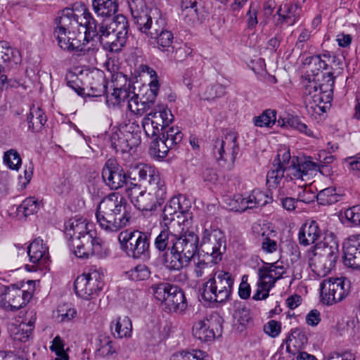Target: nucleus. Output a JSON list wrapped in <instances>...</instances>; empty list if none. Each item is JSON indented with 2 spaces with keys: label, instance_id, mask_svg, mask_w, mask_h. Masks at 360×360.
Wrapping results in <instances>:
<instances>
[{
  "label": "nucleus",
  "instance_id": "nucleus-13",
  "mask_svg": "<svg viewBox=\"0 0 360 360\" xmlns=\"http://www.w3.org/2000/svg\"><path fill=\"white\" fill-rule=\"evenodd\" d=\"M200 249L202 252L211 257V262L217 263L220 261L226 250L225 240L221 231L205 229L202 234Z\"/></svg>",
  "mask_w": 360,
  "mask_h": 360
},
{
  "label": "nucleus",
  "instance_id": "nucleus-54",
  "mask_svg": "<svg viewBox=\"0 0 360 360\" xmlns=\"http://www.w3.org/2000/svg\"><path fill=\"white\" fill-rule=\"evenodd\" d=\"M259 283L264 285L267 288H272L275 285L274 277H272L271 271L269 268L267 263L259 267L257 271Z\"/></svg>",
  "mask_w": 360,
  "mask_h": 360
},
{
  "label": "nucleus",
  "instance_id": "nucleus-50",
  "mask_svg": "<svg viewBox=\"0 0 360 360\" xmlns=\"http://www.w3.org/2000/svg\"><path fill=\"white\" fill-rule=\"evenodd\" d=\"M39 208V203L34 198L25 199L17 208L18 214H22L25 217L37 212Z\"/></svg>",
  "mask_w": 360,
  "mask_h": 360
},
{
  "label": "nucleus",
  "instance_id": "nucleus-39",
  "mask_svg": "<svg viewBox=\"0 0 360 360\" xmlns=\"http://www.w3.org/2000/svg\"><path fill=\"white\" fill-rule=\"evenodd\" d=\"M27 120L29 129L34 132H38L46 124V116L39 107L33 105L30 108Z\"/></svg>",
  "mask_w": 360,
  "mask_h": 360
},
{
  "label": "nucleus",
  "instance_id": "nucleus-55",
  "mask_svg": "<svg viewBox=\"0 0 360 360\" xmlns=\"http://www.w3.org/2000/svg\"><path fill=\"white\" fill-rule=\"evenodd\" d=\"M4 162L10 169L13 170H18L22 163L20 156L15 149H10L4 153Z\"/></svg>",
  "mask_w": 360,
  "mask_h": 360
},
{
  "label": "nucleus",
  "instance_id": "nucleus-15",
  "mask_svg": "<svg viewBox=\"0 0 360 360\" xmlns=\"http://www.w3.org/2000/svg\"><path fill=\"white\" fill-rule=\"evenodd\" d=\"M321 302L332 305L341 302L348 294V287H345V280L342 278H329L320 284Z\"/></svg>",
  "mask_w": 360,
  "mask_h": 360
},
{
  "label": "nucleus",
  "instance_id": "nucleus-37",
  "mask_svg": "<svg viewBox=\"0 0 360 360\" xmlns=\"http://www.w3.org/2000/svg\"><path fill=\"white\" fill-rule=\"evenodd\" d=\"M110 141L116 153L129 152L132 148L138 146L135 143H131L129 138L122 134L119 129L112 132Z\"/></svg>",
  "mask_w": 360,
  "mask_h": 360
},
{
  "label": "nucleus",
  "instance_id": "nucleus-20",
  "mask_svg": "<svg viewBox=\"0 0 360 360\" xmlns=\"http://www.w3.org/2000/svg\"><path fill=\"white\" fill-rule=\"evenodd\" d=\"M344 263L352 269H360V235L351 236L343 244Z\"/></svg>",
  "mask_w": 360,
  "mask_h": 360
},
{
  "label": "nucleus",
  "instance_id": "nucleus-51",
  "mask_svg": "<svg viewBox=\"0 0 360 360\" xmlns=\"http://www.w3.org/2000/svg\"><path fill=\"white\" fill-rule=\"evenodd\" d=\"M96 347L97 351L103 356L111 355L115 352L113 342L109 336L105 335L98 336Z\"/></svg>",
  "mask_w": 360,
  "mask_h": 360
},
{
  "label": "nucleus",
  "instance_id": "nucleus-6",
  "mask_svg": "<svg viewBox=\"0 0 360 360\" xmlns=\"http://www.w3.org/2000/svg\"><path fill=\"white\" fill-rule=\"evenodd\" d=\"M234 278L226 271H220L203 285L202 297L210 302H225L230 299Z\"/></svg>",
  "mask_w": 360,
  "mask_h": 360
},
{
  "label": "nucleus",
  "instance_id": "nucleus-30",
  "mask_svg": "<svg viewBox=\"0 0 360 360\" xmlns=\"http://www.w3.org/2000/svg\"><path fill=\"white\" fill-rule=\"evenodd\" d=\"M307 342L308 338L306 333L302 329L294 328L291 330L290 334L285 340L286 351L289 354H295L297 352L303 349Z\"/></svg>",
  "mask_w": 360,
  "mask_h": 360
},
{
  "label": "nucleus",
  "instance_id": "nucleus-48",
  "mask_svg": "<svg viewBox=\"0 0 360 360\" xmlns=\"http://www.w3.org/2000/svg\"><path fill=\"white\" fill-rule=\"evenodd\" d=\"M276 115L274 110H265L260 115L253 118V123L259 127H271L275 124Z\"/></svg>",
  "mask_w": 360,
  "mask_h": 360
},
{
  "label": "nucleus",
  "instance_id": "nucleus-23",
  "mask_svg": "<svg viewBox=\"0 0 360 360\" xmlns=\"http://www.w3.org/2000/svg\"><path fill=\"white\" fill-rule=\"evenodd\" d=\"M131 93L130 83L120 87L111 85L110 90L107 89L105 93L106 104L110 108L120 106L126 100L129 99Z\"/></svg>",
  "mask_w": 360,
  "mask_h": 360
},
{
  "label": "nucleus",
  "instance_id": "nucleus-63",
  "mask_svg": "<svg viewBox=\"0 0 360 360\" xmlns=\"http://www.w3.org/2000/svg\"><path fill=\"white\" fill-rule=\"evenodd\" d=\"M236 202L238 204V206L234 207L236 211L244 212L248 209H252V202L250 200V195L248 197L243 195L236 196Z\"/></svg>",
  "mask_w": 360,
  "mask_h": 360
},
{
  "label": "nucleus",
  "instance_id": "nucleus-49",
  "mask_svg": "<svg viewBox=\"0 0 360 360\" xmlns=\"http://www.w3.org/2000/svg\"><path fill=\"white\" fill-rule=\"evenodd\" d=\"M208 356L201 350L193 349L191 352L181 351L173 354L169 360H208Z\"/></svg>",
  "mask_w": 360,
  "mask_h": 360
},
{
  "label": "nucleus",
  "instance_id": "nucleus-17",
  "mask_svg": "<svg viewBox=\"0 0 360 360\" xmlns=\"http://www.w3.org/2000/svg\"><path fill=\"white\" fill-rule=\"evenodd\" d=\"M53 35L57 39L58 44L60 49L65 51H75L82 52L83 54L91 49H86L85 43L83 42V33L75 32V30H55Z\"/></svg>",
  "mask_w": 360,
  "mask_h": 360
},
{
  "label": "nucleus",
  "instance_id": "nucleus-46",
  "mask_svg": "<svg viewBox=\"0 0 360 360\" xmlns=\"http://www.w3.org/2000/svg\"><path fill=\"white\" fill-rule=\"evenodd\" d=\"M317 201L322 205H330L336 203L341 199V195L336 193L333 187H328L316 194Z\"/></svg>",
  "mask_w": 360,
  "mask_h": 360
},
{
  "label": "nucleus",
  "instance_id": "nucleus-41",
  "mask_svg": "<svg viewBox=\"0 0 360 360\" xmlns=\"http://www.w3.org/2000/svg\"><path fill=\"white\" fill-rule=\"evenodd\" d=\"M107 27L110 30V32L117 34L120 39L123 38L125 41L127 40L129 26L128 20L124 15L118 14L115 15L110 22H107Z\"/></svg>",
  "mask_w": 360,
  "mask_h": 360
},
{
  "label": "nucleus",
  "instance_id": "nucleus-14",
  "mask_svg": "<svg viewBox=\"0 0 360 360\" xmlns=\"http://www.w3.org/2000/svg\"><path fill=\"white\" fill-rule=\"evenodd\" d=\"M126 175L128 181L126 188H131L133 184L141 185V182L146 181L149 185H155L164 181L155 167L143 163L129 165Z\"/></svg>",
  "mask_w": 360,
  "mask_h": 360
},
{
  "label": "nucleus",
  "instance_id": "nucleus-64",
  "mask_svg": "<svg viewBox=\"0 0 360 360\" xmlns=\"http://www.w3.org/2000/svg\"><path fill=\"white\" fill-rule=\"evenodd\" d=\"M288 124H290V127L297 129L300 132H302L309 136H313L312 131L309 129H308L307 124L304 123H302L300 120V119L297 117H293L289 119Z\"/></svg>",
  "mask_w": 360,
  "mask_h": 360
},
{
  "label": "nucleus",
  "instance_id": "nucleus-61",
  "mask_svg": "<svg viewBox=\"0 0 360 360\" xmlns=\"http://www.w3.org/2000/svg\"><path fill=\"white\" fill-rule=\"evenodd\" d=\"M264 331L269 336L276 338L281 332V323L275 320H270L264 326Z\"/></svg>",
  "mask_w": 360,
  "mask_h": 360
},
{
  "label": "nucleus",
  "instance_id": "nucleus-31",
  "mask_svg": "<svg viewBox=\"0 0 360 360\" xmlns=\"http://www.w3.org/2000/svg\"><path fill=\"white\" fill-rule=\"evenodd\" d=\"M20 60V53L18 49L10 46L6 41H0V63L3 65L4 69L7 66L13 68L17 65Z\"/></svg>",
  "mask_w": 360,
  "mask_h": 360
},
{
  "label": "nucleus",
  "instance_id": "nucleus-9",
  "mask_svg": "<svg viewBox=\"0 0 360 360\" xmlns=\"http://www.w3.org/2000/svg\"><path fill=\"white\" fill-rule=\"evenodd\" d=\"M155 298L160 301L169 311L182 312L187 307L185 294L176 285L160 283L151 287Z\"/></svg>",
  "mask_w": 360,
  "mask_h": 360
},
{
  "label": "nucleus",
  "instance_id": "nucleus-42",
  "mask_svg": "<svg viewBox=\"0 0 360 360\" xmlns=\"http://www.w3.org/2000/svg\"><path fill=\"white\" fill-rule=\"evenodd\" d=\"M176 236V235L172 233L168 229H164L155 239L154 245L155 248L160 252H165L167 250L169 251L171 248L169 245H173Z\"/></svg>",
  "mask_w": 360,
  "mask_h": 360
},
{
  "label": "nucleus",
  "instance_id": "nucleus-45",
  "mask_svg": "<svg viewBox=\"0 0 360 360\" xmlns=\"http://www.w3.org/2000/svg\"><path fill=\"white\" fill-rule=\"evenodd\" d=\"M291 174L297 179H304V176L308 175L309 172L319 170V166L311 161H304L299 162L297 165L294 162L291 165Z\"/></svg>",
  "mask_w": 360,
  "mask_h": 360
},
{
  "label": "nucleus",
  "instance_id": "nucleus-53",
  "mask_svg": "<svg viewBox=\"0 0 360 360\" xmlns=\"http://www.w3.org/2000/svg\"><path fill=\"white\" fill-rule=\"evenodd\" d=\"M131 280L140 281H146L150 278V270L148 266L140 264L127 272Z\"/></svg>",
  "mask_w": 360,
  "mask_h": 360
},
{
  "label": "nucleus",
  "instance_id": "nucleus-25",
  "mask_svg": "<svg viewBox=\"0 0 360 360\" xmlns=\"http://www.w3.org/2000/svg\"><path fill=\"white\" fill-rule=\"evenodd\" d=\"M322 235V231L315 221H307L300 228L298 233L299 242L304 246L318 241Z\"/></svg>",
  "mask_w": 360,
  "mask_h": 360
},
{
  "label": "nucleus",
  "instance_id": "nucleus-21",
  "mask_svg": "<svg viewBox=\"0 0 360 360\" xmlns=\"http://www.w3.org/2000/svg\"><path fill=\"white\" fill-rule=\"evenodd\" d=\"M65 233L70 237L71 241L73 238L83 237L96 231L91 229L93 227L91 224L88 223L82 217H75L70 219L65 222Z\"/></svg>",
  "mask_w": 360,
  "mask_h": 360
},
{
  "label": "nucleus",
  "instance_id": "nucleus-56",
  "mask_svg": "<svg viewBox=\"0 0 360 360\" xmlns=\"http://www.w3.org/2000/svg\"><path fill=\"white\" fill-rule=\"evenodd\" d=\"M253 207H263L272 201V198L260 190H254L250 195Z\"/></svg>",
  "mask_w": 360,
  "mask_h": 360
},
{
  "label": "nucleus",
  "instance_id": "nucleus-35",
  "mask_svg": "<svg viewBox=\"0 0 360 360\" xmlns=\"http://www.w3.org/2000/svg\"><path fill=\"white\" fill-rule=\"evenodd\" d=\"M194 337L201 342H211L216 338L213 325L210 321H199L193 327Z\"/></svg>",
  "mask_w": 360,
  "mask_h": 360
},
{
  "label": "nucleus",
  "instance_id": "nucleus-36",
  "mask_svg": "<svg viewBox=\"0 0 360 360\" xmlns=\"http://www.w3.org/2000/svg\"><path fill=\"white\" fill-rule=\"evenodd\" d=\"M280 156L278 155L274 159L272 167L266 174V184L271 188H276L279 186L284 177V172L288 168L281 165Z\"/></svg>",
  "mask_w": 360,
  "mask_h": 360
},
{
  "label": "nucleus",
  "instance_id": "nucleus-18",
  "mask_svg": "<svg viewBox=\"0 0 360 360\" xmlns=\"http://www.w3.org/2000/svg\"><path fill=\"white\" fill-rule=\"evenodd\" d=\"M80 26L85 28L82 41L86 44L89 41H101V37L103 31H105V26H107V22L103 21L98 24L91 13L86 8H84L82 23Z\"/></svg>",
  "mask_w": 360,
  "mask_h": 360
},
{
  "label": "nucleus",
  "instance_id": "nucleus-24",
  "mask_svg": "<svg viewBox=\"0 0 360 360\" xmlns=\"http://www.w3.org/2000/svg\"><path fill=\"white\" fill-rule=\"evenodd\" d=\"M55 30H75L82 23V15H77L71 8H64L55 19Z\"/></svg>",
  "mask_w": 360,
  "mask_h": 360
},
{
  "label": "nucleus",
  "instance_id": "nucleus-26",
  "mask_svg": "<svg viewBox=\"0 0 360 360\" xmlns=\"http://www.w3.org/2000/svg\"><path fill=\"white\" fill-rule=\"evenodd\" d=\"M27 249L30 262L45 264L49 260V248L41 238H35Z\"/></svg>",
  "mask_w": 360,
  "mask_h": 360
},
{
  "label": "nucleus",
  "instance_id": "nucleus-22",
  "mask_svg": "<svg viewBox=\"0 0 360 360\" xmlns=\"http://www.w3.org/2000/svg\"><path fill=\"white\" fill-rule=\"evenodd\" d=\"M305 0H296L294 4H285L281 6L277 15L279 16V21L288 26L295 25L300 18L302 13L301 4Z\"/></svg>",
  "mask_w": 360,
  "mask_h": 360
},
{
  "label": "nucleus",
  "instance_id": "nucleus-57",
  "mask_svg": "<svg viewBox=\"0 0 360 360\" xmlns=\"http://www.w3.org/2000/svg\"><path fill=\"white\" fill-rule=\"evenodd\" d=\"M309 265L313 271L318 274L326 275L329 273V271H326V264L317 252H314L313 257L310 258Z\"/></svg>",
  "mask_w": 360,
  "mask_h": 360
},
{
  "label": "nucleus",
  "instance_id": "nucleus-2",
  "mask_svg": "<svg viewBox=\"0 0 360 360\" xmlns=\"http://www.w3.org/2000/svg\"><path fill=\"white\" fill-rule=\"evenodd\" d=\"M127 207V200L118 193H112L103 198L96 212V221L101 229L114 233L129 226L131 216Z\"/></svg>",
  "mask_w": 360,
  "mask_h": 360
},
{
  "label": "nucleus",
  "instance_id": "nucleus-29",
  "mask_svg": "<svg viewBox=\"0 0 360 360\" xmlns=\"http://www.w3.org/2000/svg\"><path fill=\"white\" fill-rule=\"evenodd\" d=\"M318 253L326 264V271L330 272L335 266L339 257L338 243L334 239L331 240L330 244H328L327 241L324 242L323 247Z\"/></svg>",
  "mask_w": 360,
  "mask_h": 360
},
{
  "label": "nucleus",
  "instance_id": "nucleus-7",
  "mask_svg": "<svg viewBox=\"0 0 360 360\" xmlns=\"http://www.w3.org/2000/svg\"><path fill=\"white\" fill-rule=\"evenodd\" d=\"M150 236L138 230H125L119 233L118 240L129 257L144 260L150 257Z\"/></svg>",
  "mask_w": 360,
  "mask_h": 360
},
{
  "label": "nucleus",
  "instance_id": "nucleus-59",
  "mask_svg": "<svg viewBox=\"0 0 360 360\" xmlns=\"http://www.w3.org/2000/svg\"><path fill=\"white\" fill-rule=\"evenodd\" d=\"M316 198V193L311 191L309 187L304 186L300 188V191H298L297 201L302 202L306 204H309L314 202Z\"/></svg>",
  "mask_w": 360,
  "mask_h": 360
},
{
  "label": "nucleus",
  "instance_id": "nucleus-8",
  "mask_svg": "<svg viewBox=\"0 0 360 360\" xmlns=\"http://www.w3.org/2000/svg\"><path fill=\"white\" fill-rule=\"evenodd\" d=\"M238 152V134L231 131H226L221 139H217L212 148L213 155L218 164L227 169L233 167Z\"/></svg>",
  "mask_w": 360,
  "mask_h": 360
},
{
  "label": "nucleus",
  "instance_id": "nucleus-43",
  "mask_svg": "<svg viewBox=\"0 0 360 360\" xmlns=\"http://www.w3.org/2000/svg\"><path fill=\"white\" fill-rule=\"evenodd\" d=\"M35 321V315H32L27 323H21L15 328L13 338L20 342H26L32 333Z\"/></svg>",
  "mask_w": 360,
  "mask_h": 360
},
{
  "label": "nucleus",
  "instance_id": "nucleus-34",
  "mask_svg": "<svg viewBox=\"0 0 360 360\" xmlns=\"http://www.w3.org/2000/svg\"><path fill=\"white\" fill-rule=\"evenodd\" d=\"M110 330L115 338L130 337L132 333L131 321L127 316H117L111 321Z\"/></svg>",
  "mask_w": 360,
  "mask_h": 360
},
{
  "label": "nucleus",
  "instance_id": "nucleus-47",
  "mask_svg": "<svg viewBox=\"0 0 360 360\" xmlns=\"http://www.w3.org/2000/svg\"><path fill=\"white\" fill-rule=\"evenodd\" d=\"M158 138L166 141L169 146H174L180 143L183 139V134L178 128L167 127L162 131L158 135Z\"/></svg>",
  "mask_w": 360,
  "mask_h": 360
},
{
  "label": "nucleus",
  "instance_id": "nucleus-58",
  "mask_svg": "<svg viewBox=\"0 0 360 360\" xmlns=\"http://www.w3.org/2000/svg\"><path fill=\"white\" fill-rule=\"evenodd\" d=\"M82 80L75 75H70L67 77V85L74 90L78 95L84 94L85 88L82 85Z\"/></svg>",
  "mask_w": 360,
  "mask_h": 360
},
{
  "label": "nucleus",
  "instance_id": "nucleus-16",
  "mask_svg": "<svg viewBox=\"0 0 360 360\" xmlns=\"http://www.w3.org/2000/svg\"><path fill=\"white\" fill-rule=\"evenodd\" d=\"M127 171L113 158L108 159L102 169V178L105 184L112 190H117L128 184Z\"/></svg>",
  "mask_w": 360,
  "mask_h": 360
},
{
  "label": "nucleus",
  "instance_id": "nucleus-62",
  "mask_svg": "<svg viewBox=\"0 0 360 360\" xmlns=\"http://www.w3.org/2000/svg\"><path fill=\"white\" fill-rule=\"evenodd\" d=\"M345 217L354 225H360V205L353 206L345 211Z\"/></svg>",
  "mask_w": 360,
  "mask_h": 360
},
{
  "label": "nucleus",
  "instance_id": "nucleus-44",
  "mask_svg": "<svg viewBox=\"0 0 360 360\" xmlns=\"http://www.w3.org/2000/svg\"><path fill=\"white\" fill-rule=\"evenodd\" d=\"M107 84L108 82L102 75L92 77V82H89V89L87 95L92 97L105 95L107 89H108Z\"/></svg>",
  "mask_w": 360,
  "mask_h": 360
},
{
  "label": "nucleus",
  "instance_id": "nucleus-4",
  "mask_svg": "<svg viewBox=\"0 0 360 360\" xmlns=\"http://www.w3.org/2000/svg\"><path fill=\"white\" fill-rule=\"evenodd\" d=\"M149 191L143 189L141 185L133 184L125 188L126 195L136 208L141 211H153L160 206L167 198L165 181L155 185H149Z\"/></svg>",
  "mask_w": 360,
  "mask_h": 360
},
{
  "label": "nucleus",
  "instance_id": "nucleus-38",
  "mask_svg": "<svg viewBox=\"0 0 360 360\" xmlns=\"http://www.w3.org/2000/svg\"><path fill=\"white\" fill-rule=\"evenodd\" d=\"M185 210L180 205V200L179 198H172L166 204L162 212V219L165 224H167L172 222L175 217H179V214H183Z\"/></svg>",
  "mask_w": 360,
  "mask_h": 360
},
{
  "label": "nucleus",
  "instance_id": "nucleus-3",
  "mask_svg": "<svg viewBox=\"0 0 360 360\" xmlns=\"http://www.w3.org/2000/svg\"><path fill=\"white\" fill-rule=\"evenodd\" d=\"M199 237L192 231L176 236L169 251L162 255V264L169 271H181L186 267L198 249Z\"/></svg>",
  "mask_w": 360,
  "mask_h": 360
},
{
  "label": "nucleus",
  "instance_id": "nucleus-19",
  "mask_svg": "<svg viewBox=\"0 0 360 360\" xmlns=\"http://www.w3.org/2000/svg\"><path fill=\"white\" fill-rule=\"evenodd\" d=\"M158 94V92L148 89L145 95L140 98L138 94L132 91L128 99L127 107L134 115L141 116L154 105Z\"/></svg>",
  "mask_w": 360,
  "mask_h": 360
},
{
  "label": "nucleus",
  "instance_id": "nucleus-12",
  "mask_svg": "<svg viewBox=\"0 0 360 360\" xmlns=\"http://www.w3.org/2000/svg\"><path fill=\"white\" fill-rule=\"evenodd\" d=\"M174 116L170 110L159 107L153 110L142 120V127L147 136L153 138L165 130L172 122Z\"/></svg>",
  "mask_w": 360,
  "mask_h": 360
},
{
  "label": "nucleus",
  "instance_id": "nucleus-10",
  "mask_svg": "<svg viewBox=\"0 0 360 360\" xmlns=\"http://www.w3.org/2000/svg\"><path fill=\"white\" fill-rule=\"evenodd\" d=\"M70 246L75 256L82 259H89L92 256L103 258L109 254V250L105 247L103 240L96 236V232L73 238Z\"/></svg>",
  "mask_w": 360,
  "mask_h": 360
},
{
  "label": "nucleus",
  "instance_id": "nucleus-52",
  "mask_svg": "<svg viewBox=\"0 0 360 360\" xmlns=\"http://www.w3.org/2000/svg\"><path fill=\"white\" fill-rule=\"evenodd\" d=\"M154 137L155 139L151 143L150 147V153L157 158H163L167 155L169 150L172 148V146H169V144H167L166 141H164V140L159 139L158 136Z\"/></svg>",
  "mask_w": 360,
  "mask_h": 360
},
{
  "label": "nucleus",
  "instance_id": "nucleus-32",
  "mask_svg": "<svg viewBox=\"0 0 360 360\" xmlns=\"http://www.w3.org/2000/svg\"><path fill=\"white\" fill-rule=\"evenodd\" d=\"M105 26V31H103L100 43L103 45L105 50L110 52H119L126 44L127 41L123 38L120 39L117 34Z\"/></svg>",
  "mask_w": 360,
  "mask_h": 360
},
{
  "label": "nucleus",
  "instance_id": "nucleus-40",
  "mask_svg": "<svg viewBox=\"0 0 360 360\" xmlns=\"http://www.w3.org/2000/svg\"><path fill=\"white\" fill-rule=\"evenodd\" d=\"M141 129H143L142 125L140 126L136 121L131 120L124 121L119 127V129L121 130V133L129 138L131 143L134 142L137 146L141 142Z\"/></svg>",
  "mask_w": 360,
  "mask_h": 360
},
{
  "label": "nucleus",
  "instance_id": "nucleus-28",
  "mask_svg": "<svg viewBox=\"0 0 360 360\" xmlns=\"http://www.w3.org/2000/svg\"><path fill=\"white\" fill-rule=\"evenodd\" d=\"M91 4L94 12L103 21L113 18L118 11L117 0H91Z\"/></svg>",
  "mask_w": 360,
  "mask_h": 360
},
{
  "label": "nucleus",
  "instance_id": "nucleus-5",
  "mask_svg": "<svg viewBox=\"0 0 360 360\" xmlns=\"http://www.w3.org/2000/svg\"><path fill=\"white\" fill-rule=\"evenodd\" d=\"M324 78L326 83L318 84L315 82H309L305 86L304 103L309 114L321 115L325 112V106L321 104L330 103L332 99L335 78L331 72H327Z\"/></svg>",
  "mask_w": 360,
  "mask_h": 360
},
{
  "label": "nucleus",
  "instance_id": "nucleus-33",
  "mask_svg": "<svg viewBox=\"0 0 360 360\" xmlns=\"http://www.w3.org/2000/svg\"><path fill=\"white\" fill-rule=\"evenodd\" d=\"M330 60V53L326 51L321 55H314L307 57L303 63L307 65V68L313 75L316 76L320 72L327 69L328 63H329Z\"/></svg>",
  "mask_w": 360,
  "mask_h": 360
},
{
  "label": "nucleus",
  "instance_id": "nucleus-1",
  "mask_svg": "<svg viewBox=\"0 0 360 360\" xmlns=\"http://www.w3.org/2000/svg\"><path fill=\"white\" fill-rule=\"evenodd\" d=\"M129 8L134 24L141 32L155 39L160 51L169 52L173 49V33L166 28V16L159 8H148L141 0H132Z\"/></svg>",
  "mask_w": 360,
  "mask_h": 360
},
{
  "label": "nucleus",
  "instance_id": "nucleus-27",
  "mask_svg": "<svg viewBox=\"0 0 360 360\" xmlns=\"http://www.w3.org/2000/svg\"><path fill=\"white\" fill-rule=\"evenodd\" d=\"M7 295L8 304L12 311H16L23 307L32 297V292L16 288L15 285L8 287Z\"/></svg>",
  "mask_w": 360,
  "mask_h": 360
},
{
  "label": "nucleus",
  "instance_id": "nucleus-60",
  "mask_svg": "<svg viewBox=\"0 0 360 360\" xmlns=\"http://www.w3.org/2000/svg\"><path fill=\"white\" fill-rule=\"evenodd\" d=\"M141 69L142 72L148 74L151 80L150 82V89L149 90L158 92L159 89V82L158 79V75L156 72L150 67L146 65H143L141 66Z\"/></svg>",
  "mask_w": 360,
  "mask_h": 360
},
{
  "label": "nucleus",
  "instance_id": "nucleus-11",
  "mask_svg": "<svg viewBox=\"0 0 360 360\" xmlns=\"http://www.w3.org/2000/svg\"><path fill=\"white\" fill-rule=\"evenodd\" d=\"M103 274L97 269L77 276L74 283L77 295L87 300L94 299L103 289Z\"/></svg>",
  "mask_w": 360,
  "mask_h": 360
}]
</instances>
